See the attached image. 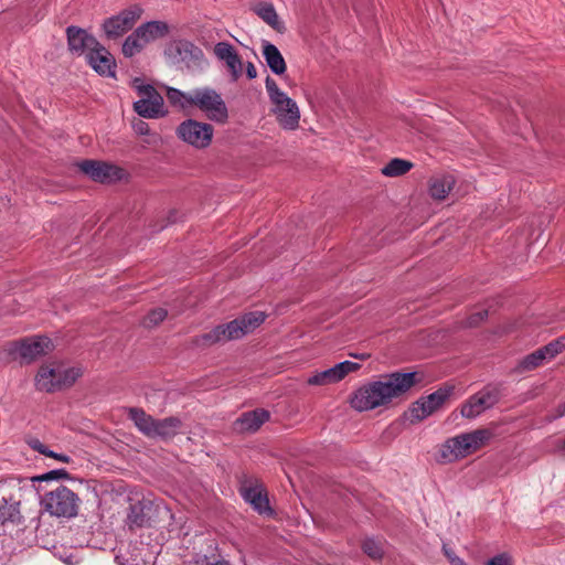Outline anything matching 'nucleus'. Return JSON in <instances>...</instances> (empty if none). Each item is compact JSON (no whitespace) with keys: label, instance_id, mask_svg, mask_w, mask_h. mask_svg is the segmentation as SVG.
Segmentation results:
<instances>
[{"label":"nucleus","instance_id":"4d7b16f0","mask_svg":"<svg viewBox=\"0 0 565 565\" xmlns=\"http://www.w3.org/2000/svg\"><path fill=\"white\" fill-rule=\"evenodd\" d=\"M446 556L448 557L449 559V563L451 564V559L454 558V556H456L452 552H448L446 551Z\"/></svg>","mask_w":565,"mask_h":565},{"label":"nucleus","instance_id":"603ef678","mask_svg":"<svg viewBox=\"0 0 565 565\" xmlns=\"http://www.w3.org/2000/svg\"><path fill=\"white\" fill-rule=\"evenodd\" d=\"M178 212L171 211L168 215V223L172 224L177 222Z\"/></svg>","mask_w":565,"mask_h":565},{"label":"nucleus","instance_id":"09e8293b","mask_svg":"<svg viewBox=\"0 0 565 565\" xmlns=\"http://www.w3.org/2000/svg\"><path fill=\"white\" fill-rule=\"evenodd\" d=\"M202 565H231V563L226 559H217V561L210 562L205 558V561L203 562Z\"/></svg>","mask_w":565,"mask_h":565},{"label":"nucleus","instance_id":"4468645a","mask_svg":"<svg viewBox=\"0 0 565 565\" xmlns=\"http://www.w3.org/2000/svg\"><path fill=\"white\" fill-rule=\"evenodd\" d=\"M87 63L102 76L115 77L116 62L109 51L98 42L86 54Z\"/></svg>","mask_w":565,"mask_h":565},{"label":"nucleus","instance_id":"423d86ee","mask_svg":"<svg viewBox=\"0 0 565 565\" xmlns=\"http://www.w3.org/2000/svg\"><path fill=\"white\" fill-rule=\"evenodd\" d=\"M186 103L205 113L212 121L224 125L228 120V109L225 102L221 94L212 88L205 87L193 90L186 98Z\"/></svg>","mask_w":565,"mask_h":565},{"label":"nucleus","instance_id":"ddd939ff","mask_svg":"<svg viewBox=\"0 0 565 565\" xmlns=\"http://www.w3.org/2000/svg\"><path fill=\"white\" fill-rule=\"evenodd\" d=\"M164 55L173 64H183L188 68L201 65L204 60L203 51L188 40L171 41L164 50Z\"/></svg>","mask_w":565,"mask_h":565},{"label":"nucleus","instance_id":"f704fd0d","mask_svg":"<svg viewBox=\"0 0 565 565\" xmlns=\"http://www.w3.org/2000/svg\"><path fill=\"white\" fill-rule=\"evenodd\" d=\"M337 382L338 381L334 376V372H333L332 367L321 371V372H318L307 380V383L309 385H327V384H332V383H337Z\"/></svg>","mask_w":565,"mask_h":565},{"label":"nucleus","instance_id":"aec40b11","mask_svg":"<svg viewBox=\"0 0 565 565\" xmlns=\"http://www.w3.org/2000/svg\"><path fill=\"white\" fill-rule=\"evenodd\" d=\"M471 444L466 440L463 434L448 439L441 448V458L447 462H452L459 458H465L472 451Z\"/></svg>","mask_w":565,"mask_h":565},{"label":"nucleus","instance_id":"39448f33","mask_svg":"<svg viewBox=\"0 0 565 565\" xmlns=\"http://www.w3.org/2000/svg\"><path fill=\"white\" fill-rule=\"evenodd\" d=\"M81 376V369H62L45 364L35 375V386L39 391L54 393L71 387Z\"/></svg>","mask_w":565,"mask_h":565},{"label":"nucleus","instance_id":"1a4fd4ad","mask_svg":"<svg viewBox=\"0 0 565 565\" xmlns=\"http://www.w3.org/2000/svg\"><path fill=\"white\" fill-rule=\"evenodd\" d=\"M502 397L501 384H488L482 390L471 395L461 406L462 417L472 419L487 409L492 408Z\"/></svg>","mask_w":565,"mask_h":565},{"label":"nucleus","instance_id":"c756f323","mask_svg":"<svg viewBox=\"0 0 565 565\" xmlns=\"http://www.w3.org/2000/svg\"><path fill=\"white\" fill-rule=\"evenodd\" d=\"M413 166L408 160L394 158L381 169V172L385 177L396 178L406 174Z\"/></svg>","mask_w":565,"mask_h":565},{"label":"nucleus","instance_id":"f03ea898","mask_svg":"<svg viewBox=\"0 0 565 565\" xmlns=\"http://www.w3.org/2000/svg\"><path fill=\"white\" fill-rule=\"evenodd\" d=\"M266 319L260 311L245 313L227 323L218 324L210 331L193 338L192 343L196 347L209 348L214 344L237 340L252 333Z\"/></svg>","mask_w":565,"mask_h":565},{"label":"nucleus","instance_id":"a211bd4d","mask_svg":"<svg viewBox=\"0 0 565 565\" xmlns=\"http://www.w3.org/2000/svg\"><path fill=\"white\" fill-rule=\"evenodd\" d=\"M214 54L221 61H224L233 82H236L242 75V60L236 50L228 42H218L214 46Z\"/></svg>","mask_w":565,"mask_h":565},{"label":"nucleus","instance_id":"c9c22d12","mask_svg":"<svg viewBox=\"0 0 565 565\" xmlns=\"http://www.w3.org/2000/svg\"><path fill=\"white\" fill-rule=\"evenodd\" d=\"M60 479H72V477L65 469H54L43 475L31 478L33 482L52 481Z\"/></svg>","mask_w":565,"mask_h":565},{"label":"nucleus","instance_id":"c03bdc74","mask_svg":"<svg viewBox=\"0 0 565 565\" xmlns=\"http://www.w3.org/2000/svg\"><path fill=\"white\" fill-rule=\"evenodd\" d=\"M332 370L338 382L344 379L345 375H348L344 370L343 363L341 362L332 366Z\"/></svg>","mask_w":565,"mask_h":565},{"label":"nucleus","instance_id":"f3484780","mask_svg":"<svg viewBox=\"0 0 565 565\" xmlns=\"http://www.w3.org/2000/svg\"><path fill=\"white\" fill-rule=\"evenodd\" d=\"M270 413L264 408H256L243 413L233 424L234 430L241 434L255 433L269 420Z\"/></svg>","mask_w":565,"mask_h":565},{"label":"nucleus","instance_id":"473e14b6","mask_svg":"<svg viewBox=\"0 0 565 565\" xmlns=\"http://www.w3.org/2000/svg\"><path fill=\"white\" fill-rule=\"evenodd\" d=\"M466 440L471 444L472 451H476L483 446L492 436L489 429H477L471 433L463 434Z\"/></svg>","mask_w":565,"mask_h":565},{"label":"nucleus","instance_id":"e433bc0d","mask_svg":"<svg viewBox=\"0 0 565 565\" xmlns=\"http://www.w3.org/2000/svg\"><path fill=\"white\" fill-rule=\"evenodd\" d=\"M189 95L190 94H185V93L181 92L180 89L173 88V87H170L167 90V97H168L169 103L174 106L178 105L182 108L190 106L186 103V98L189 97Z\"/></svg>","mask_w":565,"mask_h":565},{"label":"nucleus","instance_id":"dca6fc26","mask_svg":"<svg viewBox=\"0 0 565 565\" xmlns=\"http://www.w3.org/2000/svg\"><path fill=\"white\" fill-rule=\"evenodd\" d=\"M153 509V502L148 499H141L131 503L126 520L129 529L149 526Z\"/></svg>","mask_w":565,"mask_h":565},{"label":"nucleus","instance_id":"c85d7f7f","mask_svg":"<svg viewBox=\"0 0 565 565\" xmlns=\"http://www.w3.org/2000/svg\"><path fill=\"white\" fill-rule=\"evenodd\" d=\"M546 359H548V358L545 354V351L543 350V348H540V349L535 350L534 352L525 355L518 363V365L515 366L514 371L516 373H523V372H529V371L535 370L536 367L542 365V363Z\"/></svg>","mask_w":565,"mask_h":565},{"label":"nucleus","instance_id":"cd10ccee","mask_svg":"<svg viewBox=\"0 0 565 565\" xmlns=\"http://www.w3.org/2000/svg\"><path fill=\"white\" fill-rule=\"evenodd\" d=\"M455 180L451 175L435 178L429 183V194L433 199L444 200L451 191Z\"/></svg>","mask_w":565,"mask_h":565},{"label":"nucleus","instance_id":"8fccbe9b","mask_svg":"<svg viewBox=\"0 0 565 565\" xmlns=\"http://www.w3.org/2000/svg\"><path fill=\"white\" fill-rule=\"evenodd\" d=\"M565 416V402L556 408V414L553 416L554 419Z\"/></svg>","mask_w":565,"mask_h":565},{"label":"nucleus","instance_id":"6e6d98bb","mask_svg":"<svg viewBox=\"0 0 565 565\" xmlns=\"http://www.w3.org/2000/svg\"><path fill=\"white\" fill-rule=\"evenodd\" d=\"M351 356L364 360V359L369 358L370 355L369 354H351Z\"/></svg>","mask_w":565,"mask_h":565},{"label":"nucleus","instance_id":"f257e3e1","mask_svg":"<svg viewBox=\"0 0 565 565\" xmlns=\"http://www.w3.org/2000/svg\"><path fill=\"white\" fill-rule=\"evenodd\" d=\"M417 372H392L356 388L350 396V405L358 412H367L388 405L406 394L419 379Z\"/></svg>","mask_w":565,"mask_h":565},{"label":"nucleus","instance_id":"72a5a7b5","mask_svg":"<svg viewBox=\"0 0 565 565\" xmlns=\"http://www.w3.org/2000/svg\"><path fill=\"white\" fill-rule=\"evenodd\" d=\"M168 316V311L163 308L151 309L143 318L142 326L152 329L159 326Z\"/></svg>","mask_w":565,"mask_h":565},{"label":"nucleus","instance_id":"3c124183","mask_svg":"<svg viewBox=\"0 0 565 565\" xmlns=\"http://www.w3.org/2000/svg\"><path fill=\"white\" fill-rule=\"evenodd\" d=\"M143 84H145V83H143L142 78H140V77H134V78L131 79V82H130V86H131L132 88H135V89H136V92L138 90V86H142Z\"/></svg>","mask_w":565,"mask_h":565},{"label":"nucleus","instance_id":"9b49d317","mask_svg":"<svg viewBox=\"0 0 565 565\" xmlns=\"http://www.w3.org/2000/svg\"><path fill=\"white\" fill-rule=\"evenodd\" d=\"M143 9L139 4H132L121 10L118 14L104 20L102 29L108 40H116L130 31L141 18Z\"/></svg>","mask_w":565,"mask_h":565},{"label":"nucleus","instance_id":"b1692460","mask_svg":"<svg viewBox=\"0 0 565 565\" xmlns=\"http://www.w3.org/2000/svg\"><path fill=\"white\" fill-rule=\"evenodd\" d=\"M22 520L20 512V501L14 500L11 495H2L0 498V523L19 524Z\"/></svg>","mask_w":565,"mask_h":565},{"label":"nucleus","instance_id":"4c0bfd02","mask_svg":"<svg viewBox=\"0 0 565 565\" xmlns=\"http://www.w3.org/2000/svg\"><path fill=\"white\" fill-rule=\"evenodd\" d=\"M542 348L547 358L552 359L565 350V337H559Z\"/></svg>","mask_w":565,"mask_h":565},{"label":"nucleus","instance_id":"7c9ffc66","mask_svg":"<svg viewBox=\"0 0 565 565\" xmlns=\"http://www.w3.org/2000/svg\"><path fill=\"white\" fill-rule=\"evenodd\" d=\"M146 45L147 43L143 42V38L140 35L139 31L135 29L134 32L126 38L121 51L126 57H132L137 53H140Z\"/></svg>","mask_w":565,"mask_h":565},{"label":"nucleus","instance_id":"2f4dec72","mask_svg":"<svg viewBox=\"0 0 565 565\" xmlns=\"http://www.w3.org/2000/svg\"><path fill=\"white\" fill-rule=\"evenodd\" d=\"M361 548L373 561H381L384 556V550L381 541L373 537H366L362 541Z\"/></svg>","mask_w":565,"mask_h":565},{"label":"nucleus","instance_id":"37998d69","mask_svg":"<svg viewBox=\"0 0 565 565\" xmlns=\"http://www.w3.org/2000/svg\"><path fill=\"white\" fill-rule=\"evenodd\" d=\"M132 128L134 130L136 131L137 135H140V136H148L150 135V128H149V125L141 120V119H137L132 122Z\"/></svg>","mask_w":565,"mask_h":565},{"label":"nucleus","instance_id":"9d476101","mask_svg":"<svg viewBox=\"0 0 565 565\" xmlns=\"http://www.w3.org/2000/svg\"><path fill=\"white\" fill-rule=\"evenodd\" d=\"M214 128L211 124L195 119L183 120L175 129V135L183 142L196 148H207L213 138Z\"/></svg>","mask_w":565,"mask_h":565},{"label":"nucleus","instance_id":"7ed1b4c3","mask_svg":"<svg viewBox=\"0 0 565 565\" xmlns=\"http://www.w3.org/2000/svg\"><path fill=\"white\" fill-rule=\"evenodd\" d=\"M265 86L274 105L271 111L276 116L279 126L286 130L297 129L300 120V110L297 103L280 90L275 79L269 75L266 77Z\"/></svg>","mask_w":565,"mask_h":565},{"label":"nucleus","instance_id":"20e7f679","mask_svg":"<svg viewBox=\"0 0 565 565\" xmlns=\"http://www.w3.org/2000/svg\"><path fill=\"white\" fill-rule=\"evenodd\" d=\"M40 504L51 516L73 519L78 514L81 499L73 490L60 484L45 492Z\"/></svg>","mask_w":565,"mask_h":565},{"label":"nucleus","instance_id":"ea45409f","mask_svg":"<svg viewBox=\"0 0 565 565\" xmlns=\"http://www.w3.org/2000/svg\"><path fill=\"white\" fill-rule=\"evenodd\" d=\"M137 93L141 98H162V95L151 84H143L142 86H138Z\"/></svg>","mask_w":565,"mask_h":565},{"label":"nucleus","instance_id":"49530a36","mask_svg":"<svg viewBox=\"0 0 565 565\" xmlns=\"http://www.w3.org/2000/svg\"><path fill=\"white\" fill-rule=\"evenodd\" d=\"M342 363H343L347 374L358 371L361 367V365L359 363L351 362V361H343Z\"/></svg>","mask_w":565,"mask_h":565},{"label":"nucleus","instance_id":"6e6552de","mask_svg":"<svg viewBox=\"0 0 565 565\" xmlns=\"http://www.w3.org/2000/svg\"><path fill=\"white\" fill-rule=\"evenodd\" d=\"M455 386L445 384L426 397H420L408 407L405 413L412 424L418 423L443 408L445 403L454 394Z\"/></svg>","mask_w":565,"mask_h":565},{"label":"nucleus","instance_id":"79ce46f5","mask_svg":"<svg viewBox=\"0 0 565 565\" xmlns=\"http://www.w3.org/2000/svg\"><path fill=\"white\" fill-rule=\"evenodd\" d=\"M28 445L35 451H38L41 455H44L47 457L50 449L47 446H45L43 443H41L38 438H32L28 440Z\"/></svg>","mask_w":565,"mask_h":565},{"label":"nucleus","instance_id":"a19ab883","mask_svg":"<svg viewBox=\"0 0 565 565\" xmlns=\"http://www.w3.org/2000/svg\"><path fill=\"white\" fill-rule=\"evenodd\" d=\"M487 565H512L511 556L507 553L499 554L487 562Z\"/></svg>","mask_w":565,"mask_h":565},{"label":"nucleus","instance_id":"58836bf2","mask_svg":"<svg viewBox=\"0 0 565 565\" xmlns=\"http://www.w3.org/2000/svg\"><path fill=\"white\" fill-rule=\"evenodd\" d=\"M488 318V310L482 309L478 312L471 313L465 322V327L467 328H476L478 327L482 321H484Z\"/></svg>","mask_w":565,"mask_h":565},{"label":"nucleus","instance_id":"864d4df0","mask_svg":"<svg viewBox=\"0 0 565 565\" xmlns=\"http://www.w3.org/2000/svg\"><path fill=\"white\" fill-rule=\"evenodd\" d=\"M451 565H468L462 558L458 556H454L451 559Z\"/></svg>","mask_w":565,"mask_h":565},{"label":"nucleus","instance_id":"6ab92c4d","mask_svg":"<svg viewBox=\"0 0 565 565\" xmlns=\"http://www.w3.org/2000/svg\"><path fill=\"white\" fill-rule=\"evenodd\" d=\"M244 500L259 514L273 516L275 511L269 504L267 491L262 486L245 487L241 490Z\"/></svg>","mask_w":565,"mask_h":565},{"label":"nucleus","instance_id":"4be33fe9","mask_svg":"<svg viewBox=\"0 0 565 565\" xmlns=\"http://www.w3.org/2000/svg\"><path fill=\"white\" fill-rule=\"evenodd\" d=\"M182 426V420L177 416L156 419L150 438H161L163 440L172 439L179 434Z\"/></svg>","mask_w":565,"mask_h":565},{"label":"nucleus","instance_id":"412c9836","mask_svg":"<svg viewBox=\"0 0 565 565\" xmlns=\"http://www.w3.org/2000/svg\"><path fill=\"white\" fill-rule=\"evenodd\" d=\"M134 111L148 119L163 118L168 115V109L164 108V99L162 98H140L132 105Z\"/></svg>","mask_w":565,"mask_h":565},{"label":"nucleus","instance_id":"a18cd8bd","mask_svg":"<svg viewBox=\"0 0 565 565\" xmlns=\"http://www.w3.org/2000/svg\"><path fill=\"white\" fill-rule=\"evenodd\" d=\"M47 457L54 458V459H56L58 461L66 462V463H68L71 461V458L68 456H66L64 454L55 452L53 450H50Z\"/></svg>","mask_w":565,"mask_h":565},{"label":"nucleus","instance_id":"de8ad7c7","mask_svg":"<svg viewBox=\"0 0 565 565\" xmlns=\"http://www.w3.org/2000/svg\"><path fill=\"white\" fill-rule=\"evenodd\" d=\"M246 76L248 79H254L257 77L256 67L252 62H247L246 64Z\"/></svg>","mask_w":565,"mask_h":565},{"label":"nucleus","instance_id":"5701e85b","mask_svg":"<svg viewBox=\"0 0 565 565\" xmlns=\"http://www.w3.org/2000/svg\"><path fill=\"white\" fill-rule=\"evenodd\" d=\"M263 56L267 66L275 75H282L287 71V64L278 47L268 41H263Z\"/></svg>","mask_w":565,"mask_h":565},{"label":"nucleus","instance_id":"0eeeda50","mask_svg":"<svg viewBox=\"0 0 565 565\" xmlns=\"http://www.w3.org/2000/svg\"><path fill=\"white\" fill-rule=\"evenodd\" d=\"M53 350V343L47 337H28L9 342L4 351L13 360L20 359L21 364H30Z\"/></svg>","mask_w":565,"mask_h":565},{"label":"nucleus","instance_id":"a878e982","mask_svg":"<svg viewBox=\"0 0 565 565\" xmlns=\"http://www.w3.org/2000/svg\"><path fill=\"white\" fill-rule=\"evenodd\" d=\"M140 35L143 38V42L147 44L167 36L170 32L169 24L164 21H149L142 23L137 28Z\"/></svg>","mask_w":565,"mask_h":565},{"label":"nucleus","instance_id":"f8f14e48","mask_svg":"<svg viewBox=\"0 0 565 565\" xmlns=\"http://www.w3.org/2000/svg\"><path fill=\"white\" fill-rule=\"evenodd\" d=\"M79 170L95 182L110 184L125 178L126 171L110 162L85 159L77 163Z\"/></svg>","mask_w":565,"mask_h":565},{"label":"nucleus","instance_id":"5fc2aeb1","mask_svg":"<svg viewBox=\"0 0 565 565\" xmlns=\"http://www.w3.org/2000/svg\"><path fill=\"white\" fill-rule=\"evenodd\" d=\"M559 451H565V437L557 445Z\"/></svg>","mask_w":565,"mask_h":565},{"label":"nucleus","instance_id":"bb28decb","mask_svg":"<svg viewBox=\"0 0 565 565\" xmlns=\"http://www.w3.org/2000/svg\"><path fill=\"white\" fill-rule=\"evenodd\" d=\"M128 418L134 422L135 426L140 433L147 437L152 436V429L154 426L156 418L147 414L145 409L140 407L128 408Z\"/></svg>","mask_w":565,"mask_h":565},{"label":"nucleus","instance_id":"2eb2a0df","mask_svg":"<svg viewBox=\"0 0 565 565\" xmlns=\"http://www.w3.org/2000/svg\"><path fill=\"white\" fill-rule=\"evenodd\" d=\"M66 38L68 50L77 55H82L86 50L92 51L93 46L98 45L95 36L76 25L66 28Z\"/></svg>","mask_w":565,"mask_h":565},{"label":"nucleus","instance_id":"393cba45","mask_svg":"<svg viewBox=\"0 0 565 565\" xmlns=\"http://www.w3.org/2000/svg\"><path fill=\"white\" fill-rule=\"evenodd\" d=\"M254 12L273 30H275L279 34H284L286 32L285 23L279 19L276 9L273 3L263 2L259 3Z\"/></svg>","mask_w":565,"mask_h":565}]
</instances>
